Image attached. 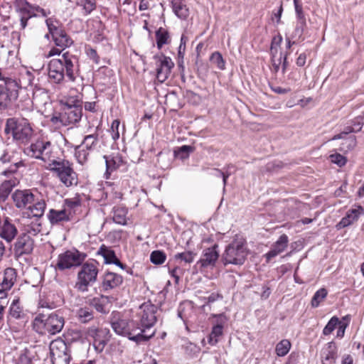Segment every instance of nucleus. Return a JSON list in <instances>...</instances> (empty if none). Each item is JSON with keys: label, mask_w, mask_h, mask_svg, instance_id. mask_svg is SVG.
Segmentation results:
<instances>
[{"label": "nucleus", "mask_w": 364, "mask_h": 364, "mask_svg": "<svg viewBox=\"0 0 364 364\" xmlns=\"http://www.w3.org/2000/svg\"><path fill=\"white\" fill-rule=\"evenodd\" d=\"M289 244V237L286 234L280 235L279 239L272 245L271 250L264 255L267 262L286 250Z\"/></svg>", "instance_id": "obj_25"}, {"label": "nucleus", "mask_w": 364, "mask_h": 364, "mask_svg": "<svg viewBox=\"0 0 364 364\" xmlns=\"http://www.w3.org/2000/svg\"><path fill=\"white\" fill-rule=\"evenodd\" d=\"M9 314L15 318H21L22 314V308L19 306V299H15L13 300L10 306Z\"/></svg>", "instance_id": "obj_50"}, {"label": "nucleus", "mask_w": 364, "mask_h": 364, "mask_svg": "<svg viewBox=\"0 0 364 364\" xmlns=\"http://www.w3.org/2000/svg\"><path fill=\"white\" fill-rule=\"evenodd\" d=\"M14 5L18 13L24 14H28L32 6L27 0H14Z\"/></svg>", "instance_id": "obj_43"}, {"label": "nucleus", "mask_w": 364, "mask_h": 364, "mask_svg": "<svg viewBox=\"0 0 364 364\" xmlns=\"http://www.w3.org/2000/svg\"><path fill=\"white\" fill-rule=\"evenodd\" d=\"M46 23L48 33L46 34L45 37L48 39L50 36L55 46L66 48L73 45V39L67 33L59 20L54 17L47 18Z\"/></svg>", "instance_id": "obj_8"}, {"label": "nucleus", "mask_w": 364, "mask_h": 364, "mask_svg": "<svg viewBox=\"0 0 364 364\" xmlns=\"http://www.w3.org/2000/svg\"><path fill=\"white\" fill-rule=\"evenodd\" d=\"M77 316L82 323H87L93 318V311L87 307L80 308L77 311Z\"/></svg>", "instance_id": "obj_47"}, {"label": "nucleus", "mask_w": 364, "mask_h": 364, "mask_svg": "<svg viewBox=\"0 0 364 364\" xmlns=\"http://www.w3.org/2000/svg\"><path fill=\"white\" fill-rule=\"evenodd\" d=\"M19 168L20 167H17L16 164H14L9 165V167L3 169L0 173L1 176L5 178L2 183H6L7 181L16 179L17 182L15 183V187L18 186L22 176L21 173L18 171Z\"/></svg>", "instance_id": "obj_30"}, {"label": "nucleus", "mask_w": 364, "mask_h": 364, "mask_svg": "<svg viewBox=\"0 0 364 364\" xmlns=\"http://www.w3.org/2000/svg\"><path fill=\"white\" fill-rule=\"evenodd\" d=\"M234 168V166L231 164H228L225 167V171H223L220 169H217V171L221 174V176H223V183H224V185L226 184L227 183V180L228 178V177L231 175V173L229 172V170L230 168Z\"/></svg>", "instance_id": "obj_61"}, {"label": "nucleus", "mask_w": 364, "mask_h": 364, "mask_svg": "<svg viewBox=\"0 0 364 364\" xmlns=\"http://www.w3.org/2000/svg\"><path fill=\"white\" fill-rule=\"evenodd\" d=\"M99 139L97 134H88L85 136L80 145L90 152L93 151L97 146Z\"/></svg>", "instance_id": "obj_36"}, {"label": "nucleus", "mask_w": 364, "mask_h": 364, "mask_svg": "<svg viewBox=\"0 0 364 364\" xmlns=\"http://www.w3.org/2000/svg\"><path fill=\"white\" fill-rule=\"evenodd\" d=\"M120 124L119 119H114L111 124L109 132L111 133L112 138L114 141H117L119 138V127Z\"/></svg>", "instance_id": "obj_56"}, {"label": "nucleus", "mask_w": 364, "mask_h": 364, "mask_svg": "<svg viewBox=\"0 0 364 364\" xmlns=\"http://www.w3.org/2000/svg\"><path fill=\"white\" fill-rule=\"evenodd\" d=\"M110 323L117 334L126 336L136 343L148 341L156 333L154 331L150 334L144 333V329H141L138 323L133 320L123 318L118 311L112 313Z\"/></svg>", "instance_id": "obj_2"}, {"label": "nucleus", "mask_w": 364, "mask_h": 364, "mask_svg": "<svg viewBox=\"0 0 364 364\" xmlns=\"http://www.w3.org/2000/svg\"><path fill=\"white\" fill-rule=\"evenodd\" d=\"M5 132L11 134L14 140L21 143H27L32 137L33 129L25 118H9L6 121Z\"/></svg>", "instance_id": "obj_7"}, {"label": "nucleus", "mask_w": 364, "mask_h": 364, "mask_svg": "<svg viewBox=\"0 0 364 364\" xmlns=\"http://www.w3.org/2000/svg\"><path fill=\"white\" fill-rule=\"evenodd\" d=\"M291 347V342L287 339H283L281 341H279L276 346V354L279 357H283L289 352Z\"/></svg>", "instance_id": "obj_39"}, {"label": "nucleus", "mask_w": 364, "mask_h": 364, "mask_svg": "<svg viewBox=\"0 0 364 364\" xmlns=\"http://www.w3.org/2000/svg\"><path fill=\"white\" fill-rule=\"evenodd\" d=\"M18 234V230L12 220L8 217L0 215V237L10 243Z\"/></svg>", "instance_id": "obj_19"}, {"label": "nucleus", "mask_w": 364, "mask_h": 364, "mask_svg": "<svg viewBox=\"0 0 364 364\" xmlns=\"http://www.w3.org/2000/svg\"><path fill=\"white\" fill-rule=\"evenodd\" d=\"M74 150L75 157L77 161L82 165L85 164L88 161V158L91 152L85 148L83 149L80 144L75 146Z\"/></svg>", "instance_id": "obj_38"}, {"label": "nucleus", "mask_w": 364, "mask_h": 364, "mask_svg": "<svg viewBox=\"0 0 364 364\" xmlns=\"http://www.w3.org/2000/svg\"><path fill=\"white\" fill-rule=\"evenodd\" d=\"M218 245L215 244L210 247L205 248L203 251L202 256L198 263L202 267H214L219 258V252L218 250Z\"/></svg>", "instance_id": "obj_22"}, {"label": "nucleus", "mask_w": 364, "mask_h": 364, "mask_svg": "<svg viewBox=\"0 0 364 364\" xmlns=\"http://www.w3.org/2000/svg\"><path fill=\"white\" fill-rule=\"evenodd\" d=\"M338 348L336 344L333 342H328L321 350L322 364H335L337 358Z\"/></svg>", "instance_id": "obj_27"}, {"label": "nucleus", "mask_w": 364, "mask_h": 364, "mask_svg": "<svg viewBox=\"0 0 364 364\" xmlns=\"http://www.w3.org/2000/svg\"><path fill=\"white\" fill-rule=\"evenodd\" d=\"M48 67V78L51 82L63 84L65 82H75L78 59L76 55L67 51L60 58L50 60Z\"/></svg>", "instance_id": "obj_1"}, {"label": "nucleus", "mask_w": 364, "mask_h": 364, "mask_svg": "<svg viewBox=\"0 0 364 364\" xmlns=\"http://www.w3.org/2000/svg\"><path fill=\"white\" fill-rule=\"evenodd\" d=\"M353 223V220L348 219L346 216L343 217L341 221L336 225V228L340 230L350 225Z\"/></svg>", "instance_id": "obj_62"}, {"label": "nucleus", "mask_w": 364, "mask_h": 364, "mask_svg": "<svg viewBox=\"0 0 364 364\" xmlns=\"http://www.w3.org/2000/svg\"><path fill=\"white\" fill-rule=\"evenodd\" d=\"M328 295V291L325 288H321L317 290L313 296L311 305L314 308L318 307L320 304L326 298Z\"/></svg>", "instance_id": "obj_40"}, {"label": "nucleus", "mask_w": 364, "mask_h": 364, "mask_svg": "<svg viewBox=\"0 0 364 364\" xmlns=\"http://www.w3.org/2000/svg\"><path fill=\"white\" fill-rule=\"evenodd\" d=\"M331 161L337 164L338 166L342 167L347 163V159L345 156L340 154H334L330 155Z\"/></svg>", "instance_id": "obj_57"}, {"label": "nucleus", "mask_w": 364, "mask_h": 364, "mask_svg": "<svg viewBox=\"0 0 364 364\" xmlns=\"http://www.w3.org/2000/svg\"><path fill=\"white\" fill-rule=\"evenodd\" d=\"M82 205V198L79 194H77L73 198H66L64 200L63 207L65 208L68 213H70L69 216L72 220L74 219L76 211Z\"/></svg>", "instance_id": "obj_28"}, {"label": "nucleus", "mask_w": 364, "mask_h": 364, "mask_svg": "<svg viewBox=\"0 0 364 364\" xmlns=\"http://www.w3.org/2000/svg\"><path fill=\"white\" fill-rule=\"evenodd\" d=\"M34 247V240L28 234L23 233L15 243L14 250L16 254L22 255L30 254Z\"/></svg>", "instance_id": "obj_24"}, {"label": "nucleus", "mask_w": 364, "mask_h": 364, "mask_svg": "<svg viewBox=\"0 0 364 364\" xmlns=\"http://www.w3.org/2000/svg\"><path fill=\"white\" fill-rule=\"evenodd\" d=\"M363 213H364V208H363V206L358 205L357 206L356 209H350V210H349L347 212L346 217L348 219L353 220V223L354 221L358 220V219L359 218V215L360 214H363Z\"/></svg>", "instance_id": "obj_54"}, {"label": "nucleus", "mask_w": 364, "mask_h": 364, "mask_svg": "<svg viewBox=\"0 0 364 364\" xmlns=\"http://www.w3.org/2000/svg\"><path fill=\"white\" fill-rule=\"evenodd\" d=\"M282 42V36L278 33L272 39L270 46V53L272 57H275L278 53V48L280 47Z\"/></svg>", "instance_id": "obj_53"}, {"label": "nucleus", "mask_w": 364, "mask_h": 364, "mask_svg": "<svg viewBox=\"0 0 364 364\" xmlns=\"http://www.w3.org/2000/svg\"><path fill=\"white\" fill-rule=\"evenodd\" d=\"M128 210L124 206H115L113 208V221L119 225H124L127 224V215Z\"/></svg>", "instance_id": "obj_35"}, {"label": "nucleus", "mask_w": 364, "mask_h": 364, "mask_svg": "<svg viewBox=\"0 0 364 364\" xmlns=\"http://www.w3.org/2000/svg\"><path fill=\"white\" fill-rule=\"evenodd\" d=\"M17 279V272L14 268L8 267L4 271L0 280V299L7 296L8 291L13 287Z\"/></svg>", "instance_id": "obj_17"}, {"label": "nucleus", "mask_w": 364, "mask_h": 364, "mask_svg": "<svg viewBox=\"0 0 364 364\" xmlns=\"http://www.w3.org/2000/svg\"><path fill=\"white\" fill-rule=\"evenodd\" d=\"M338 324H340L339 318L336 316H333L323 329V334L325 336L330 335L337 327Z\"/></svg>", "instance_id": "obj_51"}, {"label": "nucleus", "mask_w": 364, "mask_h": 364, "mask_svg": "<svg viewBox=\"0 0 364 364\" xmlns=\"http://www.w3.org/2000/svg\"><path fill=\"white\" fill-rule=\"evenodd\" d=\"M193 148L191 146L183 145L175 151V154L182 159H187Z\"/></svg>", "instance_id": "obj_55"}, {"label": "nucleus", "mask_w": 364, "mask_h": 364, "mask_svg": "<svg viewBox=\"0 0 364 364\" xmlns=\"http://www.w3.org/2000/svg\"><path fill=\"white\" fill-rule=\"evenodd\" d=\"M38 191L36 189H17L12 196V200L15 206L20 210L26 211V208L31 204L33 200V196Z\"/></svg>", "instance_id": "obj_14"}, {"label": "nucleus", "mask_w": 364, "mask_h": 364, "mask_svg": "<svg viewBox=\"0 0 364 364\" xmlns=\"http://www.w3.org/2000/svg\"><path fill=\"white\" fill-rule=\"evenodd\" d=\"M205 299L207 300L205 301V304L206 305H210V304H211L212 303H213V302H215L216 301L223 300V294H221L219 292H213L209 296L205 298Z\"/></svg>", "instance_id": "obj_60"}, {"label": "nucleus", "mask_w": 364, "mask_h": 364, "mask_svg": "<svg viewBox=\"0 0 364 364\" xmlns=\"http://www.w3.org/2000/svg\"><path fill=\"white\" fill-rule=\"evenodd\" d=\"M174 14L179 18L186 20L189 16V9L186 0H170Z\"/></svg>", "instance_id": "obj_29"}, {"label": "nucleus", "mask_w": 364, "mask_h": 364, "mask_svg": "<svg viewBox=\"0 0 364 364\" xmlns=\"http://www.w3.org/2000/svg\"><path fill=\"white\" fill-rule=\"evenodd\" d=\"M41 323H43L45 333L54 335L63 329L65 321L63 316L51 314L45 320H41Z\"/></svg>", "instance_id": "obj_20"}, {"label": "nucleus", "mask_w": 364, "mask_h": 364, "mask_svg": "<svg viewBox=\"0 0 364 364\" xmlns=\"http://www.w3.org/2000/svg\"><path fill=\"white\" fill-rule=\"evenodd\" d=\"M109 296L100 295V296L94 297L89 300V304L95 308L98 312L106 314L107 313L105 309L106 305L109 303Z\"/></svg>", "instance_id": "obj_34"}, {"label": "nucleus", "mask_w": 364, "mask_h": 364, "mask_svg": "<svg viewBox=\"0 0 364 364\" xmlns=\"http://www.w3.org/2000/svg\"><path fill=\"white\" fill-rule=\"evenodd\" d=\"M46 169L53 172L59 181L66 187L76 186L78 183L77 173L74 171L72 162L66 159H57Z\"/></svg>", "instance_id": "obj_5"}, {"label": "nucleus", "mask_w": 364, "mask_h": 364, "mask_svg": "<svg viewBox=\"0 0 364 364\" xmlns=\"http://www.w3.org/2000/svg\"><path fill=\"white\" fill-rule=\"evenodd\" d=\"M100 288L105 292L119 288L123 283V277L116 272L106 271L102 276Z\"/></svg>", "instance_id": "obj_16"}, {"label": "nucleus", "mask_w": 364, "mask_h": 364, "mask_svg": "<svg viewBox=\"0 0 364 364\" xmlns=\"http://www.w3.org/2000/svg\"><path fill=\"white\" fill-rule=\"evenodd\" d=\"M348 326V323H344L340 321V324H338L337 337L343 338L345 333V330Z\"/></svg>", "instance_id": "obj_63"}, {"label": "nucleus", "mask_w": 364, "mask_h": 364, "mask_svg": "<svg viewBox=\"0 0 364 364\" xmlns=\"http://www.w3.org/2000/svg\"><path fill=\"white\" fill-rule=\"evenodd\" d=\"M295 11L297 18L299 20L301 26H296L295 28V35L301 36L303 34L304 27L306 26V18L303 11V6L301 0H294Z\"/></svg>", "instance_id": "obj_32"}, {"label": "nucleus", "mask_w": 364, "mask_h": 364, "mask_svg": "<svg viewBox=\"0 0 364 364\" xmlns=\"http://www.w3.org/2000/svg\"><path fill=\"white\" fill-rule=\"evenodd\" d=\"M247 256L245 240L242 237H237L226 247L222 260L225 265L228 264L241 265L245 262Z\"/></svg>", "instance_id": "obj_6"}, {"label": "nucleus", "mask_w": 364, "mask_h": 364, "mask_svg": "<svg viewBox=\"0 0 364 364\" xmlns=\"http://www.w3.org/2000/svg\"><path fill=\"white\" fill-rule=\"evenodd\" d=\"M98 272V262L96 260L83 263L77 273L75 288L79 291H87L88 287L97 281Z\"/></svg>", "instance_id": "obj_9"}, {"label": "nucleus", "mask_w": 364, "mask_h": 364, "mask_svg": "<svg viewBox=\"0 0 364 364\" xmlns=\"http://www.w3.org/2000/svg\"><path fill=\"white\" fill-rule=\"evenodd\" d=\"M71 102L73 104H70L68 101L62 103L60 112L54 114L50 118L53 124L57 127L75 126L80 122L82 117L81 102L75 100Z\"/></svg>", "instance_id": "obj_3"}, {"label": "nucleus", "mask_w": 364, "mask_h": 364, "mask_svg": "<svg viewBox=\"0 0 364 364\" xmlns=\"http://www.w3.org/2000/svg\"><path fill=\"white\" fill-rule=\"evenodd\" d=\"M157 311L158 307L151 302H144L138 309L136 315L141 326L139 327L141 329H144V333L146 329L151 328L156 323Z\"/></svg>", "instance_id": "obj_11"}, {"label": "nucleus", "mask_w": 364, "mask_h": 364, "mask_svg": "<svg viewBox=\"0 0 364 364\" xmlns=\"http://www.w3.org/2000/svg\"><path fill=\"white\" fill-rule=\"evenodd\" d=\"M35 219V222H32L31 224L25 225L26 234H28L29 235H36L41 232V224L38 222L39 219Z\"/></svg>", "instance_id": "obj_52"}, {"label": "nucleus", "mask_w": 364, "mask_h": 364, "mask_svg": "<svg viewBox=\"0 0 364 364\" xmlns=\"http://www.w3.org/2000/svg\"><path fill=\"white\" fill-rule=\"evenodd\" d=\"M69 215L63 207L61 210L50 209L47 218L52 225H57L73 220Z\"/></svg>", "instance_id": "obj_26"}, {"label": "nucleus", "mask_w": 364, "mask_h": 364, "mask_svg": "<svg viewBox=\"0 0 364 364\" xmlns=\"http://www.w3.org/2000/svg\"><path fill=\"white\" fill-rule=\"evenodd\" d=\"M46 208V202L43 196L38 191L35 193L33 200L28 207L26 208L24 214H26L29 218L40 219L44 215Z\"/></svg>", "instance_id": "obj_15"}, {"label": "nucleus", "mask_w": 364, "mask_h": 364, "mask_svg": "<svg viewBox=\"0 0 364 364\" xmlns=\"http://www.w3.org/2000/svg\"><path fill=\"white\" fill-rule=\"evenodd\" d=\"M86 255L75 248L68 250L58 255L54 267L56 270L65 271L80 266Z\"/></svg>", "instance_id": "obj_10"}, {"label": "nucleus", "mask_w": 364, "mask_h": 364, "mask_svg": "<svg viewBox=\"0 0 364 364\" xmlns=\"http://www.w3.org/2000/svg\"><path fill=\"white\" fill-rule=\"evenodd\" d=\"M16 364H34L33 360L26 355H21Z\"/></svg>", "instance_id": "obj_64"}, {"label": "nucleus", "mask_w": 364, "mask_h": 364, "mask_svg": "<svg viewBox=\"0 0 364 364\" xmlns=\"http://www.w3.org/2000/svg\"><path fill=\"white\" fill-rule=\"evenodd\" d=\"M97 255L104 258L105 264H114L122 269H124L127 267L126 264L121 262L117 258L114 250L111 247L107 246L105 244L101 245L97 252Z\"/></svg>", "instance_id": "obj_23"}, {"label": "nucleus", "mask_w": 364, "mask_h": 364, "mask_svg": "<svg viewBox=\"0 0 364 364\" xmlns=\"http://www.w3.org/2000/svg\"><path fill=\"white\" fill-rule=\"evenodd\" d=\"M210 60L211 63L216 66L219 70H223L225 69V61L220 52L215 51L213 53L210 57Z\"/></svg>", "instance_id": "obj_44"}, {"label": "nucleus", "mask_w": 364, "mask_h": 364, "mask_svg": "<svg viewBox=\"0 0 364 364\" xmlns=\"http://www.w3.org/2000/svg\"><path fill=\"white\" fill-rule=\"evenodd\" d=\"M28 154L44 162L46 167L50 166L59 159L58 150L47 137L41 136L28 148Z\"/></svg>", "instance_id": "obj_4"}, {"label": "nucleus", "mask_w": 364, "mask_h": 364, "mask_svg": "<svg viewBox=\"0 0 364 364\" xmlns=\"http://www.w3.org/2000/svg\"><path fill=\"white\" fill-rule=\"evenodd\" d=\"M106 193L110 194L114 199L121 200L123 194L119 191L117 187L114 186V183L107 181L105 182Z\"/></svg>", "instance_id": "obj_45"}, {"label": "nucleus", "mask_w": 364, "mask_h": 364, "mask_svg": "<svg viewBox=\"0 0 364 364\" xmlns=\"http://www.w3.org/2000/svg\"><path fill=\"white\" fill-rule=\"evenodd\" d=\"M106 164L105 177L107 179L110 178L112 172L119 169L126 165V161L122 156L119 154H112L109 156H104Z\"/></svg>", "instance_id": "obj_21"}, {"label": "nucleus", "mask_w": 364, "mask_h": 364, "mask_svg": "<svg viewBox=\"0 0 364 364\" xmlns=\"http://www.w3.org/2000/svg\"><path fill=\"white\" fill-rule=\"evenodd\" d=\"M197 253L193 251H185L183 252L177 253L174 255L176 260H180L187 264H191L193 262Z\"/></svg>", "instance_id": "obj_42"}, {"label": "nucleus", "mask_w": 364, "mask_h": 364, "mask_svg": "<svg viewBox=\"0 0 364 364\" xmlns=\"http://www.w3.org/2000/svg\"><path fill=\"white\" fill-rule=\"evenodd\" d=\"M50 353L53 364H69L70 355L66 343L60 338L53 340L50 343Z\"/></svg>", "instance_id": "obj_12"}, {"label": "nucleus", "mask_w": 364, "mask_h": 364, "mask_svg": "<svg viewBox=\"0 0 364 364\" xmlns=\"http://www.w3.org/2000/svg\"><path fill=\"white\" fill-rule=\"evenodd\" d=\"M17 153L11 150H4L2 155L0 156V163L3 165L10 164V165L16 164L17 167L25 166L24 163L21 160H18L16 155Z\"/></svg>", "instance_id": "obj_33"}, {"label": "nucleus", "mask_w": 364, "mask_h": 364, "mask_svg": "<svg viewBox=\"0 0 364 364\" xmlns=\"http://www.w3.org/2000/svg\"><path fill=\"white\" fill-rule=\"evenodd\" d=\"M364 124V113L353 119L352 121V127L354 128L355 132H360Z\"/></svg>", "instance_id": "obj_58"}, {"label": "nucleus", "mask_w": 364, "mask_h": 364, "mask_svg": "<svg viewBox=\"0 0 364 364\" xmlns=\"http://www.w3.org/2000/svg\"><path fill=\"white\" fill-rule=\"evenodd\" d=\"M77 5L82 6L85 14L87 15L96 9V0H79Z\"/></svg>", "instance_id": "obj_48"}, {"label": "nucleus", "mask_w": 364, "mask_h": 364, "mask_svg": "<svg viewBox=\"0 0 364 364\" xmlns=\"http://www.w3.org/2000/svg\"><path fill=\"white\" fill-rule=\"evenodd\" d=\"M18 88L16 80L10 77L4 79V82L0 83V109H5L10 105L12 98L16 96Z\"/></svg>", "instance_id": "obj_13"}, {"label": "nucleus", "mask_w": 364, "mask_h": 364, "mask_svg": "<svg viewBox=\"0 0 364 364\" xmlns=\"http://www.w3.org/2000/svg\"><path fill=\"white\" fill-rule=\"evenodd\" d=\"M155 38L159 50H161L164 46L169 45L171 43L170 32L167 28L164 27H160L156 31Z\"/></svg>", "instance_id": "obj_31"}, {"label": "nucleus", "mask_w": 364, "mask_h": 364, "mask_svg": "<svg viewBox=\"0 0 364 364\" xmlns=\"http://www.w3.org/2000/svg\"><path fill=\"white\" fill-rule=\"evenodd\" d=\"M223 326L221 324H217L213 327L212 331L208 336V343L210 345L213 346L218 343V338L223 335Z\"/></svg>", "instance_id": "obj_41"}, {"label": "nucleus", "mask_w": 364, "mask_h": 364, "mask_svg": "<svg viewBox=\"0 0 364 364\" xmlns=\"http://www.w3.org/2000/svg\"><path fill=\"white\" fill-rule=\"evenodd\" d=\"M87 56L90 60L93 61L95 64H99L100 61V58L98 55L97 50L92 48H88L86 50Z\"/></svg>", "instance_id": "obj_59"}, {"label": "nucleus", "mask_w": 364, "mask_h": 364, "mask_svg": "<svg viewBox=\"0 0 364 364\" xmlns=\"http://www.w3.org/2000/svg\"><path fill=\"white\" fill-rule=\"evenodd\" d=\"M28 14L31 16V17H48V15L50 14V11L44 9L39 6L33 5L29 11Z\"/></svg>", "instance_id": "obj_46"}, {"label": "nucleus", "mask_w": 364, "mask_h": 364, "mask_svg": "<svg viewBox=\"0 0 364 364\" xmlns=\"http://www.w3.org/2000/svg\"><path fill=\"white\" fill-rule=\"evenodd\" d=\"M174 63L171 58L161 55L158 58L156 61V79L159 82H165L173 68Z\"/></svg>", "instance_id": "obj_18"}, {"label": "nucleus", "mask_w": 364, "mask_h": 364, "mask_svg": "<svg viewBox=\"0 0 364 364\" xmlns=\"http://www.w3.org/2000/svg\"><path fill=\"white\" fill-rule=\"evenodd\" d=\"M17 180H11L6 183H2L0 185V202L5 201L11 193L12 189L15 187Z\"/></svg>", "instance_id": "obj_37"}, {"label": "nucleus", "mask_w": 364, "mask_h": 364, "mask_svg": "<svg viewBox=\"0 0 364 364\" xmlns=\"http://www.w3.org/2000/svg\"><path fill=\"white\" fill-rule=\"evenodd\" d=\"M166 259V255L161 250H154L151 253L150 260L154 264H162Z\"/></svg>", "instance_id": "obj_49"}]
</instances>
